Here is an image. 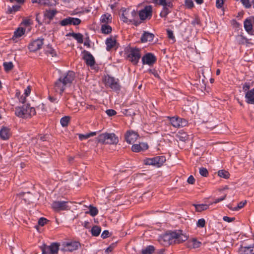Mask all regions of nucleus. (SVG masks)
Returning a JSON list of instances; mask_svg holds the SVG:
<instances>
[{
	"label": "nucleus",
	"mask_w": 254,
	"mask_h": 254,
	"mask_svg": "<svg viewBox=\"0 0 254 254\" xmlns=\"http://www.w3.org/2000/svg\"><path fill=\"white\" fill-rule=\"evenodd\" d=\"M177 138L182 141H185L188 139V135L185 132L180 131L177 134Z\"/></svg>",
	"instance_id": "nucleus-30"
},
{
	"label": "nucleus",
	"mask_w": 254,
	"mask_h": 254,
	"mask_svg": "<svg viewBox=\"0 0 254 254\" xmlns=\"http://www.w3.org/2000/svg\"><path fill=\"white\" fill-rule=\"evenodd\" d=\"M3 66L4 70L6 72L10 71L13 67V64L11 62H4L3 64Z\"/></svg>",
	"instance_id": "nucleus-37"
},
{
	"label": "nucleus",
	"mask_w": 254,
	"mask_h": 254,
	"mask_svg": "<svg viewBox=\"0 0 254 254\" xmlns=\"http://www.w3.org/2000/svg\"><path fill=\"white\" fill-rule=\"evenodd\" d=\"M246 203L247 201L245 200V201H241L239 202L236 207H230L229 206H228V207L229 208V209H231L233 211H238L241 208H243L246 204Z\"/></svg>",
	"instance_id": "nucleus-40"
},
{
	"label": "nucleus",
	"mask_w": 254,
	"mask_h": 254,
	"mask_svg": "<svg viewBox=\"0 0 254 254\" xmlns=\"http://www.w3.org/2000/svg\"><path fill=\"white\" fill-rule=\"evenodd\" d=\"M199 174L203 177H207L208 175V172L205 168L201 167L199 168Z\"/></svg>",
	"instance_id": "nucleus-47"
},
{
	"label": "nucleus",
	"mask_w": 254,
	"mask_h": 254,
	"mask_svg": "<svg viewBox=\"0 0 254 254\" xmlns=\"http://www.w3.org/2000/svg\"><path fill=\"white\" fill-rule=\"evenodd\" d=\"M166 161L164 156H158L152 158H148L145 160V164L147 165H154L161 166Z\"/></svg>",
	"instance_id": "nucleus-10"
},
{
	"label": "nucleus",
	"mask_w": 254,
	"mask_h": 254,
	"mask_svg": "<svg viewBox=\"0 0 254 254\" xmlns=\"http://www.w3.org/2000/svg\"><path fill=\"white\" fill-rule=\"evenodd\" d=\"M20 5L18 4L14 5L12 6H8L6 13L8 14H14L17 11L20 10Z\"/></svg>",
	"instance_id": "nucleus-26"
},
{
	"label": "nucleus",
	"mask_w": 254,
	"mask_h": 254,
	"mask_svg": "<svg viewBox=\"0 0 254 254\" xmlns=\"http://www.w3.org/2000/svg\"><path fill=\"white\" fill-rule=\"evenodd\" d=\"M156 57L151 53H148L144 55L142 58V62L143 64H148L151 65L156 62Z\"/></svg>",
	"instance_id": "nucleus-14"
},
{
	"label": "nucleus",
	"mask_w": 254,
	"mask_h": 254,
	"mask_svg": "<svg viewBox=\"0 0 254 254\" xmlns=\"http://www.w3.org/2000/svg\"><path fill=\"white\" fill-rule=\"evenodd\" d=\"M226 197V195H224L223 196H222L220 198H216L215 199V200L214 201V202H213V203H218L224 199H225ZM212 204V203H211Z\"/></svg>",
	"instance_id": "nucleus-60"
},
{
	"label": "nucleus",
	"mask_w": 254,
	"mask_h": 254,
	"mask_svg": "<svg viewBox=\"0 0 254 254\" xmlns=\"http://www.w3.org/2000/svg\"><path fill=\"white\" fill-rule=\"evenodd\" d=\"M49 99L50 100L51 102H57V99L54 98V97L49 96Z\"/></svg>",
	"instance_id": "nucleus-64"
},
{
	"label": "nucleus",
	"mask_w": 254,
	"mask_h": 254,
	"mask_svg": "<svg viewBox=\"0 0 254 254\" xmlns=\"http://www.w3.org/2000/svg\"><path fill=\"white\" fill-rule=\"evenodd\" d=\"M252 21L251 17H250V18L246 19L244 22V28L246 31L249 33L252 31L253 26H254L252 24Z\"/></svg>",
	"instance_id": "nucleus-24"
},
{
	"label": "nucleus",
	"mask_w": 254,
	"mask_h": 254,
	"mask_svg": "<svg viewBox=\"0 0 254 254\" xmlns=\"http://www.w3.org/2000/svg\"><path fill=\"white\" fill-rule=\"evenodd\" d=\"M191 24L193 26H195L196 25L200 26L201 24V21L197 15H195L194 18L191 21Z\"/></svg>",
	"instance_id": "nucleus-44"
},
{
	"label": "nucleus",
	"mask_w": 254,
	"mask_h": 254,
	"mask_svg": "<svg viewBox=\"0 0 254 254\" xmlns=\"http://www.w3.org/2000/svg\"><path fill=\"white\" fill-rule=\"evenodd\" d=\"M80 246V244L78 242L73 241L69 243H67L65 245V248L67 251L69 252H73L77 250L79 247Z\"/></svg>",
	"instance_id": "nucleus-21"
},
{
	"label": "nucleus",
	"mask_w": 254,
	"mask_h": 254,
	"mask_svg": "<svg viewBox=\"0 0 254 254\" xmlns=\"http://www.w3.org/2000/svg\"><path fill=\"white\" fill-rule=\"evenodd\" d=\"M105 43L106 45V50L107 51H110L113 48L116 49L119 46V44H118L116 39L112 37L108 38L106 40Z\"/></svg>",
	"instance_id": "nucleus-17"
},
{
	"label": "nucleus",
	"mask_w": 254,
	"mask_h": 254,
	"mask_svg": "<svg viewBox=\"0 0 254 254\" xmlns=\"http://www.w3.org/2000/svg\"><path fill=\"white\" fill-rule=\"evenodd\" d=\"M11 135L10 129L6 127H2L0 129V138L3 140H7Z\"/></svg>",
	"instance_id": "nucleus-18"
},
{
	"label": "nucleus",
	"mask_w": 254,
	"mask_h": 254,
	"mask_svg": "<svg viewBox=\"0 0 254 254\" xmlns=\"http://www.w3.org/2000/svg\"><path fill=\"white\" fill-rule=\"evenodd\" d=\"M246 102L249 104H254V88L248 91L245 94Z\"/></svg>",
	"instance_id": "nucleus-23"
},
{
	"label": "nucleus",
	"mask_w": 254,
	"mask_h": 254,
	"mask_svg": "<svg viewBox=\"0 0 254 254\" xmlns=\"http://www.w3.org/2000/svg\"><path fill=\"white\" fill-rule=\"evenodd\" d=\"M26 96H22L21 97H20V98H19V101L22 103H25V102L26 101Z\"/></svg>",
	"instance_id": "nucleus-63"
},
{
	"label": "nucleus",
	"mask_w": 254,
	"mask_h": 254,
	"mask_svg": "<svg viewBox=\"0 0 254 254\" xmlns=\"http://www.w3.org/2000/svg\"><path fill=\"white\" fill-rule=\"evenodd\" d=\"M69 202L65 201H55L52 204V207L56 211L68 210L70 206L68 205Z\"/></svg>",
	"instance_id": "nucleus-9"
},
{
	"label": "nucleus",
	"mask_w": 254,
	"mask_h": 254,
	"mask_svg": "<svg viewBox=\"0 0 254 254\" xmlns=\"http://www.w3.org/2000/svg\"><path fill=\"white\" fill-rule=\"evenodd\" d=\"M218 175L220 177H221V178H223L224 179H228L230 177L229 173L225 170H221L218 171Z\"/></svg>",
	"instance_id": "nucleus-39"
},
{
	"label": "nucleus",
	"mask_w": 254,
	"mask_h": 254,
	"mask_svg": "<svg viewBox=\"0 0 254 254\" xmlns=\"http://www.w3.org/2000/svg\"><path fill=\"white\" fill-rule=\"evenodd\" d=\"M112 27L107 24H103L101 26L102 32L104 34H108L112 32Z\"/></svg>",
	"instance_id": "nucleus-35"
},
{
	"label": "nucleus",
	"mask_w": 254,
	"mask_h": 254,
	"mask_svg": "<svg viewBox=\"0 0 254 254\" xmlns=\"http://www.w3.org/2000/svg\"><path fill=\"white\" fill-rule=\"evenodd\" d=\"M44 44L43 38H38L32 41L28 45V49L31 52H35L42 48Z\"/></svg>",
	"instance_id": "nucleus-12"
},
{
	"label": "nucleus",
	"mask_w": 254,
	"mask_h": 254,
	"mask_svg": "<svg viewBox=\"0 0 254 254\" xmlns=\"http://www.w3.org/2000/svg\"><path fill=\"white\" fill-rule=\"evenodd\" d=\"M25 29L23 28H18L14 33V36L16 38L22 36L25 33Z\"/></svg>",
	"instance_id": "nucleus-41"
},
{
	"label": "nucleus",
	"mask_w": 254,
	"mask_h": 254,
	"mask_svg": "<svg viewBox=\"0 0 254 254\" xmlns=\"http://www.w3.org/2000/svg\"><path fill=\"white\" fill-rule=\"evenodd\" d=\"M31 91V87L29 85L27 87V88L24 90V95L25 96H28L30 95Z\"/></svg>",
	"instance_id": "nucleus-57"
},
{
	"label": "nucleus",
	"mask_w": 254,
	"mask_h": 254,
	"mask_svg": "<svg viewBox=\"0 0 254 254\" xmlns=\"http://www.w3.org/2000/svg\"><path fill=\"white\" fill-rule=\"evenodd\" d=\"M123 113L127 116H133L135 115L134 111L132 109H126L124 111Z\"/></svg>",
	"instance_id": "nucleus-45"
},
{
	"label": "nucleus",
	"mask_w": 254,
	"mask_h": 254,
	"mask_svg": "<svg viewBox=\"0 0 254 254\" xmlns=\"http://www.w3.org/2000/svg\"><path fill=\"white\" fill-rule=\"evenodd\" d=\"M74 78L75 73L71 70L62 74L55 83V92L61 95L66 87L71 85Z\"/></svg>",
	"instance_id": "nucleus-2"
},
{
	"label": "nucleus",
	"mask_w": 254,
	"mask_h": 254,
	"mask_svg": "<svg viewBox=\"0 0 254 254\" xmlns=\"http://www.w3.org/2000/svg\"><path fill=\"white\" fill-rule=\"evenodd\" d=\"M105 84L106 86L115 91H119L121 89V85L119 80L113 77L108 75L105 78Z\"/></svg>",
	"instance_id": "nucleus-6"
},
{
	"label": "nucleus",
	"mask_w": 254,
	"mask_h": 254,
	"mask_svg": "<svg viewBox=\"0 0 254 254\" xmlns=\"http://www.w3.org/2000/svg\"><path fill=\"white\" fill-rule=\"evenodd\" d=\"M188 182L190 184H193L195 182V179L192 176H190L188 179Z\"/></svg>",
	"instance_id": "nucleus-62"
},
{
	"label": "nucleus",
	"mask_w": 254,
	"mask_h": 254,
	"mask_svg": "<svg viewBox=\"0 0 254 254\" xmlns=\"http://www.w3.org/2000/svg\"><path fill=\"white\" fill-rule=\"evenodd\" d=\"M59 246L58 243H53L49 246L44 245L41 247L42 254H58Z\"/></svg>",
	"instance_id": "nucleus-8"
},
{
	"label": "nucleus",
	"mask_w": 254,
	"mask_h": 254,
	"mask_svg": "<svg viewBox=\"0 0 254 254\" xmlns=\"http://www.w3.org/2000/svg\"><path fill=\"white\" fill-rule=\"evenodd\" d=\"M171 124V125L175 127H186L188 124V122L187 120L183 118H179L177 116L173 117H167Z\"/></svg>",
	"instance_id": "nucleus-7"
},
{
	"label": "nucleus",
	"mask_w": 254,
	"mask_h": 254,
	"mask_svg": "<svg viewBox=\"0 0 254 254\" xmlns=\"http://www.w3.org/2000/svg\"><path fill=\"white\" fill-rule=\"evenodd\" d=\"M98 213V210L96 207L90 205L89 211L88 213L92 216H95L97 215Z\"/></svg>",
	"instance_id": "nucleus-42"
},
{
	"label": "nucleus",
	"mask_w": 254,
	"mask_h": 254,
	"mask_svg": "<svg viewBox=\"0 0 254 254\" xmlns=\"http://www.w3.org/2000/svg\"><path fill=\"white\" fill-rule=\"evenodd\" d=\"M155 250L154 246L149 245L141 251L142 254H152Z\"/></svg>",
	"instance_id": "nucleus-32"
},
{
	"label": "nucleus",
	"mask_w": 254,
	"mask_h": 254,
	"mask_svg": "<svg viewBox=\"0 0 254 254\" xmlns=\"http://www.w3.org/2000/svg\"><path fill=\"white\" fill-rule=\"evenodd\" d=\"M47 222V219L41 217L38 220V224L40 226H43Z\"/></svg>",
	"instance_id": "nucleus-52"
},
{
	"label": "nucleus",
	"mask_w": 254,
	"mask_h": 254,
	"mask_svg": "<svg viewBox=\"0 0 254 254\" xmlns=\"http://www.w3.org/2000/svg\"><path fill=\"white\" fill-rule=\"evenodd\" d=\"M50 3V0H39V4L42 5H48Z\"/></svg>",
	"instance_id": "nucleus-56"
},
{
	"label": "nucleus",
	"mask_w": 254,
	"mask_h": 254,
	"mask_svg": "<svg viewBox=\"0 0 254 254\" xmlns=\"http://www.w3.org/2000/svg\"><path fill=\"white\" fill-rule=\"evenodd\" d=\"M195 208V210L197 212H201L203 210H205L208 208V205L205 204H194L193 205Z\"/></svg>",
	"instance_id": "nucleus-31"
},
{
	"label": "nucleus",
	"mask_w": 254,
	"mask_h": 254,
	"mask_svg": "<svg viewBox=\"0 0 254 254\" xmlns=\"http://www.w3.org/2000/svg\"><path fill=\"white\" fill-rule=\"evenodd\" d=\"M223 3V0H216V6L217 8H221L222 7Z\"/></svg>",
	"instance_id": "nucleus-58"
},
{
	"label": "nucleus",
	"mask_w": 254,
	"mask_h": 254,
	"mask_svg": "<svg viewBox=\"0 0 254 254\" xmlns=\"http://www.w3.org/2000/svg\"><path fill=\"white\" fill-rule=\"evenodd\" d=\"M128 11L129 9H127L124 7H123L121 9V11L122 12L121 19L125 23H129L131 22V20H129L127 17Z\"/></svg>",
	"instance_id": "nucleus-27"
},
{
	"label": "nucleus",
	"mask_w": 254,
	"mask_h": 254,
	"mask_svg": "<svg viewBox=\"0 0 254 254\" xmlns=\"http://www.w3.org/2000/svg\"><path fill=\"white\" fill-rule=\"evenodd\" d=\"M106 113L109 117L113 116L117 114L116 111L113 109L107 110Z\"/></svg>",
	"instance_id": "nucleus-51"
},
{
	"label": "nucleus",
	"mask_w": 254,
	"mask_h": 254,
	"mask_svg": "<svg viewBox=\"0 0 254 254\" xmlns=\"http://www.w3.org/2000/svg\"><path fill=\"white\" fill-rule=\"evenodd\" d=\"M141 57L140 50L137 48L131 49L127 58L133 64H136Z\"/></svg>",
	"instance_id": "nucleus-11"
},
{
	"label": "nucleus",
	"mask_w": 254,
	"mask_h": 254,
	"mask_svg": "<svg viewBox=\"0 0 254 254\" xmlns=\"http://www.w3.org/2000/svg\"><path fill=\"white\" fill-rule=\"evenodd\" d=\"M189 236L181 230L168 231L159 236V243L164 247L176 244H180L188 240Z\"/></svg>",
	"instance_id": "nucleus-1"
},
{
	"label": "nucleus",
	"mask_w": 254,
	"mask_h": 254,
	"mask_svg": "<svg viewBox=\"0 0 254 254\" xmlns=\"http://www.w3.org/2000/svg\"><path fill=\"white\" fill-rule=\"evenodd\" d=\"M83 59L88 66H92L95 64V60L92 55L88 51L84 50L82 52Z\"/></svg>",
	"instance_id": "nucleus-15"
},
{
	"label": "nucleus",
	"mask_w": 254,
	"mask_h": 254,
	"mask_svg": "<svg viewBox=\"0 0 254 254\" xmlns=\"http://www.w3.org/2000/svg\"><path fill=\"white\" fill-rule=\"evenodd\" d=\"M81 21L78 18L71 17V25H78L80 24Z\"/></svg>",
	"instance_id": "nucleus-49"
},
{
	"label": "nucleus",
	"mask_w": 254,
	"mask_h": 254,
	"mask_svg": "<svg viewBox=\"0 0 254 254\" xmlns=\"http://www.w3.org/2000/svg\"><path fill=\"white\" fill-rule=\"evenodd\" d=\"M57 13V11L56 9L47 10L44 13V16L50 20H52Z\"/></svg>",
	"instance_id": "nucleus-29"
},
{
	"label": "nucleus",
	"mask_w": 254,
	"mask_h": 254,
	"mask_svg": "<svg viewBox=\"0 0 254 254\" xmlns=\"http://www.w3.org/2000/svg\"><path fill=\"white\" fill-rule=\"evenodd\" d=\"M148 148V145L146 143L142 142L139 144H135L132 145L131 150L134 152H139L141 151L145 150Z\"/></svg>",
	"instance_id": "nucleus-19"
},
{
	"label": "nucleus",
	"mask_w": 254,
	"mask_h": 254,
	"mask_svg": "<svg viewBox=\"0 0 254 254\" xmlns=\"http://www.w3.org/2000/svg\"><path fill=\"white\" fill-rule=\"evenodd\" d=\"M235 219V217H229L228 216H224L223 217V220L225 221V222H233V221H234Z\"/></svg>",
	"instance_id": "nucleus-54"
},
{
	"label": "nucleus",
	"mask_w": 254,
	"mask_h": 254,
	"mask_svg": "<svg viewBox=\"0 0 254 254\" xmlns=\"http://www.w3.org/2000/svg\"><path fill=\"white\" fill-rule=\"evenodd\" d=\"M205 225V220L203 218H201L198 220L196 226L199 228H203Z\"/></svg>",
	"instance_id": "nucleus-46"
},
{
	"label": "nucleus",
	"mask_w": 254,
	"mask_h": 254,
	"mask_svg": "<svg viewBox=\"0 0 254 254\" xmlns=\"http://www.w3.org/2000/svg\"><path fill=\"white\" fill-rule=\"evenodd\" d=\"M111 19L110 14H105L101 16L100 21L102 23L108 24L111 22Z\"/></svg>",
	"instance_id": "nucleus-34"
},
{
	"label": "nucleus",
	"mask_w": 254,
	"mask_h": 254,
	"mask_svg": "<svg viewBox=\"0 0 254 254\" xmlns=\"http://www.w3.org/2000/svg\"><path fill=\"white\" fill-rule=\"evenodd\" d=\"M154 2L163 6V9L160 13V16L166 18L173 7V0H154Z\"/></svg>",
	"instance_id": "nucleus-5"
},
{
	"label": "nucleus",
	"mask_w": 254,
	"mask_h": 254,
	"mask_svg": "<svg viewBox=\"0 0 254 254\" xmlns=\"http://www.w3.org/2000/svg\"><path fill=\"white\" fill-rule=\"evenodd\" d=\"M67 36H70L73 37L75 40H77V42L78 43H82L83 41V35L81 33H75L74 32L72 33H69L67 35Z\"/></svg>",
	"instance_id": "nucleus-28"
},
{
	"label": "nucleus",
	"mask_w": 254,
	"mask_h": 254,
	"mask_svg": "<svg viewBox=\"0 0 254 254\" xmlns=\"http://www.w3.org/2000/svg\"><path fill=\"white\" fill-rule=\"evenodd\" d=\"M96 141L103 144H117L119 142L118 137L114 133H103L99 134Z\"/></svg>",
	"instance_id": "nucleus-4"
},
{
	"label": "nucleus",
	"mask_w": 254,
	"mask_h": 254,
	"mask_svg": "<svg viewBox=\"0 0 254 254\" xmlns=\"http://www.w3.org/2000/svg\"><path fill=\"white\" fill-rule=\"evenodd\" d=\"M152 7L151 5L145 6L144 9L139 11L138 15L141 20H144L147 18L150 19L152 16Z\"/></svg>",
	"instance_id": "nucleus-13"
},
{
	"label": "nucleus",
	"mask_w": 254,
	"mask_h": 254,
	"mask_svg": "<svg viewBox=\"0 0 254 254\" xmlns=\"http://www.w3.org/2000/svg\"><path fill=\"white\" fill-rule=\"evenodd\" d=\"M101 231V227L98 226H94L91 230V233L92 236L97 237L99 235Z\"/></svg>",
	"instance_id": "nucleus-33"
},
{
	"label": "nucleus",
	"mask_w": 254,
	"mask_h": 254,
	"mask_svg": "<svg viewBox=\"0 0 254 254\" xmlns=\"http://www.w3.org/2000/svg\"><path fill=\"white\" fill-rule=\"evenodd\" d=\"M250 88V84L249 83H245L243 86V89L244 91H249V89Z\"/></svg>",
	"instance_id": "nucleus-61"
},
{
	"label": "nucleus",
	"mask_w": 254,
	"mask_h": 254,
	"mask_svg": "<svg viewBox=\"0 0 254 254\" xmlns=\"http://www.w3.org/2000/svg\"><path fill=\"white\" fill-rule=\"evenodd\" d=\"M154 38V35L150 32L144 31L140 38L142 43L151 42Z\"/></svg>",
	"instance_id": "nucleus-22"
},
{
	"label": "nucleus",
	"mask_w": 254,
	"mask_h": 254,
	"mask_svg": "<svg viewBox=\"0 0 254 254\" xmlns=\"http://www.w3.org/2000/svg\"><path fill=\"white\" fill-rule=\"evenodd\" d=\"M45 53L47 56L51 55L52 57H57V52L50 44H48L45 48Z\"/></svg>",
	"instance_id": "nucleus-25"
},
{
	"label": "nucleus",
	"mask_w": 254,
	"mask_h": 254,
	"mask_svg": "<svg viewBox=\"0 0 254 254\" xmlns=\"http://www.w3.org/2000/svg\"><path fill=\"white\" fill-rule=\"evenodd\" d=\"M192 246L194 248H197L200 247L201 243L197 241L196 239L192 240Z\"/></svg>",
	"instance_id": "nucleus-55"
},
{
	"label": "nucleus",
	"mask_w": 254,
	"mask_h": 254,
	"mask_svg": "<svg viewBox=\"0 0 254 254\" xmlns=\"http://www.w3.org/2000/svg\"><path fill=\"white\" fill-rule=\"evenodd\" d=\"M138 136L137 132L133 130H128L125 134V139L128 143L131 144L136 140Z\"/></svg>",
	"instance_id": "nucleus-16"
},
{
	"label": "nucleus",
	"mask_w": 254,
	"mask_h": 254,
	"mask_svg": "<svg viewBox=\"0 0 254 254\" xmlns=\"http://www.w3.org/2000/svg\"><path fill=\"white\" fill-rule=\"evenodd\" d=\"M96 135V132H91L90 133H86L85 134H79L78 137L80 140H83Z\"/></svg>",
	"instance_id": "nucleus-36"
},
{
	"label": "nucleus",
	"mask_w": 254,
	"mask_h": 254,
	"mask_svg": "<svg viewBox=\"0 0 254 254\" xmlns=\"http://www.w3.org/2000/svg\"><path fill=\"white\" fill-rule=\"evenodd\" d=\"M70 119V118L69 116H64L60 120V123L62 127H67L69 122Z\"/></svg>",
	"instance_id": "nucleus-38"
},
{
	"label": "nucleus",
	"mask_w": 254,
	"mask_h": 254,
	"mask_svg": "<svg viewBox=\"0 0 254 254\" xmlns=\"http://www.w3.org/2000/svg\"><path fill=\"white\" fill-rule=\"evenodd\" d=\"M239 253L240 254H254V244L249 246H241Z\"/></svg>",
	"instance_id": "nucleus-20"
},
{
	"label": "nucleus",
	"mask_w": 254,
	"mask_h": 254,
	"mask_svg": "<svg viewBox=\"0 0 254 254\" xmlns=\"http://www.w3.org/2000/svg\"><path fill=\"white\" fill-rule=\"evenodd\" d=\"M167 36L170 39L172 40L174 42L176 41L175 36L174 35V33L173 31L167 29Z\"/></svg>",
	"instance_id": "nucleus-50"
},
{
	"label": "nucleus",
	"mask_w": 254,
	"mask_h": 254,
	"mask_svg": "<svg viewBox=\"0 0 254 254\" xmlns=\"http://www.w3.org/2000/svg\"><path fill=\"white\" fill-rule=\"evenodd\" d=\"M101 236L103 239H106V238H108L109 236V231L108 230L104 231L102 232Z\"/></svg>",
	"instance_id": "nucleus-59"
},
{
	"label": "nucleus",
	"mask_w": 254,
	"mask_h": 254,
	"mask_svg": "<svg viewBox=\"0 0 254 254\" xmlns=\"http://www.w3.org/2000/svg\"><path fill=\"white\" fill-rule=\"evenodd\" d=\"M60 24L63 26L71 25V17H68L61 20Z\"/></svg>",
	"instance_id": "nucleus-43"
},
{
	"label": "nucleus",
	"mask_w": 254,
	"mask_h": 254,
	"mask_svg": "<svg viewBox=\"0 0 254 254\" xmlns=\"http://www.w3.org/2000/svg\"><path fill=\"white\" fill-rule=\"evenodd\" d=\"M15 114L22 118H29L36 114L34 108L30 107L29 104H24L22 106L15 108Z\"/></svg>",
	"instance_id": "nucleus-3"
},
{
	"label": "nucleus",
	"mask_w": 254,
	"mask_h": 254,
	"mask_svg": "<svg viewBox=\"0 0 254 254\" xmlns=\"http://www.w3.org/2000/svg\"><path fill=\"white\" fill-rule=\"evenodd\" d=\"M22 24L26 26H27L30 25L32 23L30 19L24 18L22 20Z\"/></svg>",
	"instance_id": "nucleus-53"
},
{
	"label": "nucleus",
	"mask_w": 254,
	"mask_h": 254,
	"mask_svg": "<svg viewBox=\"0 0 254 254\" xmlns=\"http://www.w3.org/2000/svg\"><path fill=\"white\" fill-rule=\"evenodd\" d=\"M185 5L188 8H191L194 6L192 0H185Z\"/></svg>",
	"instance_id": "nucleus-48"
}]
</instances>
